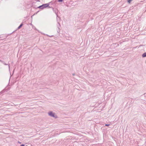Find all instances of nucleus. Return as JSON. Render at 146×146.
Instances as JSON below:
<instances>
[{
  "label": "nucleus",
  "instance_id": "nucleus-1",
  "mask_svg": "<svg viewBox=\"0 0 146 146\" xmlns=\"http://www.w3.org/2000/svg\"><path fill=\"white\" fill-rule=\"evenodd\" d=\"M49 3L44 4L38 7V8L40 9H43L44 8L49 7Z\"/></svg>",
  "mask_w": 146,
  "mask_h": 146
},
{
  "label": "nucleus",
  "instance_id": "nucleus-2",
  "mask_svg": "<svg viewBox=\"0 0 146 146\" xmlns=\"http://www.w3.org/2000/svg\"><path fill=\"white\" fill-rule=\"evenodd\" d=\"M48 115L51 117H55V113H53V112L52 111H49L48 113Z\"/></svg>",
  "mask_w": 146,
  "mask_h": 146
},
{
  "label": "nucleus",
  "instance_id": "nucleus-3",
  "mask_svg": "<svg viewBox=\"0 0 146 146\" xmlns=\"http://www.w3.org/2000/svg\"><path fill=\"white\" fill-rule=\"evenodd\" d=\"M53 11L56 14L57 17H58V15L57 14L58 11L56 9H54L53 8H52Z\"/></svg>",
  "mask_w": 146,
  "mask_h": 146
},
{
  "label": "nucleus",
  "instance_id": "nucleus-4",
  "mask_svg": "<svg viewBox=\"0 0 146 146\" xmlns=\"http://www.w3.org/2000/svg\"><path fill=\"white\" fill-rule=\"evenodd\" d=\"M58 25H57V27L58 28V30H57V32H58V33H59L60 31V23L59 22H58Z\"/></svg>",
  "mask_w": 146,
  "mask_h": 146
},
{
  "label": "nucleus",
  "instance_id": "nucleus-5",
  "mask_svg": "<svg viewBox=\"0 0 146 146\" xmlns=\"http://www.w3.org/2000/svg\"><path fill=\"white\" fill-rule=\"evenodd\" d=\"M142 56L143 57H146V52L144 53L142 55Z\"/></svg>",
  "mask_w": 146,
  "mask_h": 146
},
{
  "label": "nucleus",
  "instance_id": "nucleus-6",
  "mask_svg": "<svg viewBox=\"0 0 146 146\" xmlns=\"http://www.w3.org/2000/svg\"><path fill=\"white\" fill-rule=\"evenodd\" d=\"M23 25V23H21V25L18 27V29H20L21 28V27Z\"/></svg>",
  "mask_w": 146,
  "mask_h": 146
},
{
  "label": "nucleus",
  "instance_id": "nucleus-7",
  "mask_svg": "<svg viewBox=\"0 0 146 146\" xmlns=\"http://www.w3.org/2000/svg\"><path fill=\"white\" fill-rule=\"evenodd\" d=\"M133 0H127V2L129 3H130L131 1H132Z\"/></svg>",
  "mask_w": 146,
  "mask_h": 146
},
{
  "label": "nucleus",
  "instance_id": "nucleus-8",
  "mask_svg": "<svg viewBox=\"0 0 146 146\" xmlns=\"http://www.w3.org/2000/svg\"><path fill=\"white\" fill-rule=\"evenodd\" d=\"M46 35L47 36H48L49 37H52V36H53V35H52V36H49L48 35Z\"/></svg>",
  "mask_w": 146,
  "mask_h": 146
},
{
  "label": "nucleus",
  "instance_id": "nucleus-9",
  "mask_svg": "<svg viewBox=\"0 0 146 146\" xmlns=\"http://www.w3.org/2000/svg\"><path fill=\"white\" fill-rule=\"evenodd\" d=\"M63 0H58V2H62L63 1Z\"/></svg>",
  "mask_w": 146,
  "mask_h": 146
},
{
  "label": "nucleus",
  "instance_id": "nucleus-10",
  "mask_svg": "<svg viewBox=\"0 0 146 146\" xmlns=\"http://www.w3.org/2000/svg\"><path fill=\"white\" fill-rule=\"evenodd\" d=\"M110 125V124H105V126H108Z\"/></svg>",
  "mask_w": 146,
  "mask_h": 146
},
{
  "label": "nucleus",
  "instance_id": "nucleus-11",
  "mask_svg": "<svg viewBox=\"0 0 146 146\" xmlns=\"http://www.w3.org/2000/svg\"><path fill=\"white\" fill-rule=\"evenodd\" d=\"M20 146H25V145L23 144H22Z\"/></svg>",
  "mask_w": 146,
  "mask_h": 146
},
{
  "label": "nucleus",
  "instance_id": "nucleus-12",
  "mask_svg": "<svg viewBox=\"0 0 146 146\" xmlns=\"http://www.w3.org/2000/svg\"><path fill=\"white\" fill-rule=\"evenodd\" d=\"M4 65H8V64H6V63H4Z\"/></svg>",
  "mask_w": 146,
  "mask_h": 146
},
{
  "label": "nucleus",
  "instance_id": "nucleus-13",
  "mask_svg": "<svg viewBox=\"0 0 146 146\" xmlns=\"http://www.w3.org/2000/svg\"><path fill=\"white\" fill-rule=\"evenodd\" d=\"M72 74L73 76H74L75 75V74Z\"/></svg>",
  "mask_w": 146,
  "mask_h": 146
},
{
  "label": "nucleus",
  "instance_id": "nucleus-14",
  "mask_svg": "<svg viewBox=\"0 0 146 146\" xmlns=\"http://www.w3.org/2000/svg\"><path fill=\"white\" fill-rule=\"evenodd\" d=\"M18 142L19 143H21V142H19V141H18Z\"/></svg>",
  "mask_w": 146,
  "mask_h": 146
},
{
  "label": "nucleus",
  "instance_id": "nucleus-15",
  "mask_svg": "<svg viewBox=\"0 0 146 146\" xmlns=\"http://www.w3.org/2000/svg\"><path fill=\"white\" fill-rule=\"evenodd\" d=\"M9 68H10L9 64Z\"/></svg>",
  "mask_w": 146,
  "mask_h": 146
}]
</instances>
